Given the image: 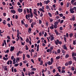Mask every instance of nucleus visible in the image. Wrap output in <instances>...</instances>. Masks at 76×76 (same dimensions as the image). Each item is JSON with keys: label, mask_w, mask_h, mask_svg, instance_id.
<instances>
[{"label": "nucleus", "mask_w": 76, "mask_h": 76, "mask_svg": "<svg viewBox=\"0 0 76 76\" xmlns=\"http://www.w3.org/2000/svg\"><path fill=\"white\" fill-rule=\"evenodd\" d=\"M50 61H48L47 62V64H48V65H51V64H53V63L54 62V59H53V58H51Z\"/></svg>", "instance_id": "obj_1"}, {"label": "nucleus", "mask_w": 76, "mask_h": 76, "mask_svg": "<svg viewBox=\"0 0 76 76\" xmlns=\"http://www.w3.org/2000/svg\"><path fill=\"white\" fill-rule=\"evenodd\" d=\"M33 13L32 12H30V13L28 15V18H29L30 17L31 18H33Z\"/></svg>", "instance_id": "obj_2"}, {"label": "nucleus", "mask_w": 76, "mask_h": 76, "mask_svg": "<svg viewBox=\"0 0 76 76\" xmlns=\"http://www.w3.org/2000/svg\"><path fill=\"white\" fill-rule=\"evenodd\" d=\"M14 50H15V47L14 46H11L10 50V51H14Z\"/></svg>", "instance_id": "obj_3"}, {"label": "nucleus", "mask_w": 76, "mask_h": 76, "mask_svg": "<svg viewBox=\"0 0 76 76\" xmlns=\"http://www.w3.org/2000/svg\"><path fill=\"white\" fill-rule=\"evenodd\" d=\"M70 11L71 13H75V11H73V9L72 8L70 9Z\"/></svg>", "instance_id": "obj_4"}, {"label": "nucleus", "mask_w": 76, "mask_h": 76, "mask_svg": "<svg viewBox=\"0 0 76 76\" xmlns=\"http://www.w3.org/2000/svg\"><path fill=\"white\" fill-rule=\"evenodd\" d=\"M55 43L56 45H58V44H59V40L58 39H57L56 41L55 42Z\"/></svg>", "instance_id": "obj_5"}, {"label": "nucleus", "mask_w": 76, "mask_h": 76, "mask_svg": "<svg viewBox=\"0 0 76 76\" xmlns=\"http://www.w3.org/2000/svg\"><path fill=\"white\" fill-rule=\"evenodd\" d=\"M69 36L70 38H72V36H73V34L72 33H70L69 34Z\"/></svg>", "instance_id": "obj_6"}, {"label": "nucleus", "mask_w": 76, "mask_h": 76, "mask_svg": "<svg viewBox=\"0 0 76 76\" xmlns=\"http://www.w3.org/2000/svg\"><path fill=\"white\" fill-rule=\"evenodd\" d=\"M18 11L19 12H22L23 10H22V9L19 8L18 10Z\"/></svg>", "instance_id": "obj_7"}, {"label": "nucleus", "mask_w": 76, "mask_h": 76, "mask_svg": "<svg viewBox=\"0 0 76 76\" xmlns=\"http://www.w3.org/2000/svg\"><path fill=\"white\" fill-rule=\"evenodd\" d=\"M11 13H13L14 14L16 13V11L14 10H11Z\"/></svg>", "instance_id": "obj_8"}, {"label": "nucleus", "mask_w": 76, "mask_h": 76, "mask_svg": "<svg viewBox=\"0 0 76 76\" xmlns=\"http://www.w3.org/2000/svg\"><path fill=\"white\" fill-rule=\"evenodd\" d=\"M63 47L64 50H67V46H66V45H64Z\"/></svg>", "instance_id": "obj_9"}, {"label": "nucleus", "mask_w": 76, "mask_h": 76, "mask_svg": "<svg viewBox=\"0 0 76 76\" xmlns=\"http://www.w3.org/2000/svg\"><path fill=\"white\" fill-rule=\"evenodd\" d=\"M58 24V22L57 21H56L54 23V24L55 25H56V26H57V25Z\"/></svg>", "instance_id": "obj_10"}, {"label": "nucleus", "mask_w": 76, "mask_h": 76, "mask_svg": "<svg viewBox=\"0 0 76 76\" xmlns=\"http://www.w3.org/2000/svg\"><path fill=\"white\" fill-rule=\"evenodd\" d=\"M57 53H58V54H59L60 53H61V50H60V49H58L57 50Z\"/></svg>", "instance_id": "obj_11"}, {"label": "nucleus", "mask_w": 76, "mask_h": 76, "mask_svg": "<svg viewBox=\"0 0 76 76\" xmlns=\"http://www.w3.org/2000/svg\"><path fill=\"white\" fill-rule=\"evenodd\" d=\"M72 64V61H70L68 62L69 65H71Z\"/></svg>", "instance_id": "obj_12"}, {"label": "nucleus", "mask_w": 76, "mask_h": 76, "mask_svg": "<svg viewBox=\"0 0 76 76\" xmlns=\"http://www.w3.org/2000/svg\"><path fill=\"white\" fill-rule=\"evenodd\" d=\"M50 29H54V27H53V25H51V26H50L49 27Z\"/></svg>", "instance_id": "obj_13"}, {"label": "nucleus", "mask_w": 76, "mask_h": 76, "mask_svg": "<svg viewBox=\"0 0 76 76\" xmlns=\"http://www.w3.org/2000/svg\"><path fill=\"white\" fill-rule=\"evenodd\" d=\"M75 1L76 0H72L71 1V3L72 4H73V3H74V2H75Z\"/></svg>", "instance_id": "obj_14"}, {"label": "nucleus", "mask_w": 76, "mask_h": 76, "mask_svg": "<svg viewBox=\"0 0 76 76\" xmlns=\"http://www.w3.org/2000/svg\"><path fill=\"white\" fill-rule=\"evenodd\" d=\"M50 0H47L46 1V2H45L46 4H47L48 3H50Z\"/></svg>", "instance_id": "obj_15"}, {"label": "nucleus", "mask_w": 76, "mask_h": 76, "mask_svg": "<svg viewBox=\"0 0 76 76\" xmlns=\"http://www.w3.org/2000/svg\"><path fill=\"white\" fill-rule=\"evenodd\" d=\"M72 57H75V53L74 52H72Z\"/></svg>", "instance_id": "obj_16"}, {"label": "nucleus", "mask_w": 76, "mask_h": 76, "mask_svg": "<svg viewBox=\"0 0 76 76\" xmlns=\"http://www.w3.org/2000/svg\"><path fill=\"white\" fill-rule=\"evenodd\" d=\"M30 74L31 75H34V74L35 72H34V71L31 72H30Z\"/></svg>", "instance_id": "obj_17"}, {"label": "nucleus", "mask_w": 76, "mask_h": 76, "mask_svg": "<svg viewBox=\"0 0 76 76\" xmlns=\"http://www.w3.org/2000/svg\"><path fill=\"white\" fill-rule=\"evenodd\" d=\"M26 10H27V12L28 13H30V11H29V9L27 8L26 9Z\"/></svg>", "instance_id": "obj_18"}, {"label": "nucleus", "mask_w": 76, "mask_h": 76, "mask_svg": "<svg viewBox=\"0 0 76 76\" xmlns=\"http://www.w3.org/2000/svg\"><path fill=\"white\" fill-rule=\"evenodd\" d=\"M60 58V56H58L56 57V60H58Z\"/></svg>", "instance_id": "obj_19"}, {"label": "nucleus", "mask_w": 76, "mask_h": 76, "mask_svg": "<svg viewBox=\"0 0 76 76\" xmlns=\"http://www.w3.org/2000/svg\"><path fill=\"white\" fill-rule=\"evenodd\" d=\"M48 14L49 15V16H50V18H51V17H52V15L51 13L49 12L48 13Z\"/></svg>", "instance_id": "obj_20"}, {"label": "nucleus", "mask_w": 76, "mask_h": 76, "mask_svg": "<svg viewBox=\"0 0 76 76\" xmlns=\"http://www.w3.org/2000/svg\"><path fill=\"white\" fill-rule=\"evenodd\" d=\"M4 70H7V66H4Z\"/></svg>", "instance_id": "obj_21"}, {"label": "nucleus", "mask_w": 76, "mask_h": 76, "mask_svg": "<svg viewBox=\"0 0 76 76\" xmlns=\"http://www.w3.org/2000/svg\"><path fill=\"white\" fill-rule=\"evenodd\" d=\"M43 64V61L42 60L41 61V62L40 64V65H42V64Z\"/></svg>", "instance_id": "obj_22"}, {"label": "nucleus", "mask_w": 76, "mask_h": 76, "mask_svg": "<svg viewBox=\"0 0 76 76\" xmlns=\"http://www.w3.org/2000/svg\"><path fill=\"white\" fill-rule=\"evenodd\" d=\"M31 70H32V71H36V69L35 68H33L31 69Z\"/></svg>", "instance_id": "obj_23"}, {"label": "nucleus", "mask_w": 76, "mask_h": 76, "mask_svg": "<svg viewBox=\"0 0 76 76\" xmlns=\"http://www.w3.org/2000/svg\"><path fill=\"white\" fill-rule=\"evenodd\" d=\"M72 9H73V10H75V12H76V7H73V8H72Z\"/></svg>", "instance_id": "obj_24"}, {"label": "nucleus", "mask_w": 76, "mask_h": 76, "mask_svg": "<svg viewBox=\"0 0 76 76\" xmlns=\"http://www.w3.org/2000/svg\"><path fill=\"white\" fill-rule=\"evenodd\" d=\"M26 42H28V41H29V39L28 38H27V39L26 40Z\"/></svg>", "instance_id": "obj_25"}, {"label": "nucleus", "mask_w": 76, "mask_h": 76, "mask_svg": "<svg viewBox=\"0 0 76 76\" xmlns=\"http://www.w3.org/2000/svg\"><path fill=\"white\" fill-rule=\"evenodd\" d=\"M23 13L24 14H26V10L25 9H24L23 10Z\"/></svg>", "instance_id": "obj_26"}, {"label": "nucleus", "mask_w": 76, "mask_h": 76, "mask_svg": "<svg viewBox=\"0 0 76 76\" xmlns=\"http://www.w3.org/2000/svg\"><path fill=\"white\" fill-rule=\"evenodd\" d=\"M69 48L71 50H73L74 49V48L73 47H72V46L71 45L70 46Z\"/></svg>", "instance_id": "obj_27"}, {"label": "nucleus", "mask_w": 76, "mask_h": 76, "mask_svg": "<svg viewBox=\"0 0 76 76\" xmlns=\"http://www.w3.org/2000/svg\"><path fill=\"white\" fill-rule=\"evenodd\" d=\"M54 37H51L50 38V40L51 41H53V40H54Z\"/></svg>", "instance_id": "obj_28"}, {"label": "nucleus", "mask_w": 76, "mask_h": 76, "mask_svg": "<svg viewBox=\"0 0 76 76\" xmlns=\"http://www.w3.org/2000/svg\"><path fill=\"white\" fill-rule=\"evenodd\" d=\"M59 15L60 16V17H63V14H62V13L59 14Z\"/></svg>", "instance_id": "obj_29"}, {"label": "nucleus", "mask_w": 76, "mask_h": 76, "mask_svg": "<svg viewBox=\"0 0 76 76\" xmlns=\"http://www.w3.org/2000/svg\"><path fill=\"white\" fill-rule=\"evenodd\" d=\"M19 64H16L14 65V66L15 67H17V66H18Z\"/></svg>", "instance_id": "obj_30"}, {"label": "nucleus", "mask_w": 76, "mask_h": 76, "mask_svg": "<svg viewBox=\"0 0 76 76\" xmlns=\"http://www.w3.org/2000/svg\"><path fill=\"white\" fill-rule=\"evenodd\" d=\"M20 54V51H19L17 53V56H19V55Z\"/></svg>", "instance_id": "obj_31"}, {"label": "nucleus", "mask_w": 76, "mask_h": 76, "mask_svg": "<svg viewBox=\"0 0 76 76\" xmlns=\"http://www.w3.org/2000/svg\"><path fill=\"white\" fill-rule=\"evenodd\" d=\"M26 50H28V47L27 45H26Z\"/></svg>", "instance_id": "obj_32"}, {"label": "nucleus", "mask_w": 76, "mask_h": 76, "mask_svg": "<svg viewBox=\"0 0 76 76\" xmlns=\"http://www.w3.org/2000/svg\"><path fill=\"white\" fill-rule=\"evenodd\" d=\"M49 19H50V22H52L53 21V20L52 19H51V18H49Z\"/></svg>", "instance_id": "obj_33"}, {"label": "nucleus", "mask_w": 76, "mask_h": 76, "mask_svg": "<svg viewBox=\"0 0 76 76\" xmlns=\"http://www.w3.org/2000/svg\"><path fill=\"white\" fill-rule=\"evenodd\" d=\"M69 57V54H66V55L65 57V58H68Z\"/></svg>", "instance_id": "obj_34"}, {"label": "nucleus", "mask_w": 76, "mask_h": 76, "mask_svg": "<svg viewBox=\"0 0 76 76\" xmlns=\"http://www.w3.org/2000/svg\"><path fill=\"white\" fill-rule=\"evenodd\" d=\"M46 9H49V8H50V7H49V6H48V5H47L46 7Z\"/></svg>", "instance_id": "obj_35"}, {"label": "nucleus", "mask_w": 76, "mask_h": 76, "mask_svg": "<svg viewBox=\"0 0 76 76\" xmlns=\"http://www.w3.org/2000/svg\"><path fill=\"white\" fill-rule=\"evenodd\" d=\"M39 24H41V23H42V21H41V20H39Z\"/></svg>", "instance_id": "obj_36"}, {"label": "nucleus", "mask_w": 76, "mask_h": 76, "mask_svg": "<svg viewBox=\"0 0 76 76\" xmlns=\"http://www.w3.org/2000/svg\"><path fill=\"white\" fill-rule=\"evenodd\" d=\"M62 53H66V51L63 50H62Z\"/></svg>", "instance_id": "obj_37"}, {"label": "nucleus", "mask_w": 76, "mask_h": 76, "mask_svg": "<svg viewBox=\"0 0 76 76\" xmlns=\"http://www.w3.org/2000/svg\"><path fill=\"white\" fill-rule=\"evenodd\" d=\"M33 22V20L32 19H30L29 21L30 23H32V22Z\"/></svg>", "instance_id": "obj_38"}, {"label": "nucleus", "mask_w": 76, "mask_h": 76, "mask_svg": "<svg viewBox=\"0 0 76 76\" xmlns=\"http://www.w3.org/2000/svg\"><path fill=\"white\" fill-rule=\"evenodd\" d=\"M63 22H64V20H61L60 21V24H61V23H63Z\"/></svg>", "instance_id": "obj_39"}, {"label": "nucleus", "mask_w": 76, "mask_h": 76, "mask_svg": "<svg viewBox=\"0 0 76 76\" xmlns=\"http://www.w3.org/2000/svg\"><path fill=\"white\" fill-rule=\"evenodd\" d=\"M14 69V67L12 66V72H14V71L13 70V69Z\"/></svg>", "instance_id": "obj_40"}, {"label": "nucleus", "mask_w": 76, "mask_h": 76, "mask_svg": "<svg viewBox=\"0 0 76 76\" xmlns=\"http://www.w3.org/2000/svg\"><path fill=\"white\" fill-rule=\"evenodd\" d=\"M64 39L65 42H66V41H67V39H66V37H64Z\"/></svg>", "instance_id": "obj_41"}, {"label": "nucleus", "mask_w": 76, "mask_h": 76, "mask_svg": "<svg viewBox=\"0 0 76 76\" xmlns=\"http://www.w3.org/2000/svg\"><path fill=\"white\" fill-rule=\"evenodd\" d=\"M43 16V14L42 13V12H41L40 14V17H42Z\"/></svg>", "instance_id": "obj_42"}, {"label": "nucleus", "mask_w": 76, "mask_h": 76, "mask_svg": "<svg viewBox=\"0 0 76 76\" xmlns=\"http://www.w3.org/2000/svg\"><path fill=\"white\" fill-rule=\"evenodd\" d=\"M71 70L72 71H74V70H75V67H72L71 68Z\"/></svg>", "instance_id": "obj_43"}, {"label": "nucleus", "mask_w": 76, "mask_h": 76, "mask_svg": "<svg viewBox=\"0 0 76 76\" xmlns=\"http://www.w3.org/2000/svg\"><path fill=\"white\" fill-rule=\"evenodd\" d=\"M31 24V25H35V24H36V23L33 22H32V23Z\"/></svg>", "instance_id": "obj_44"}, {"label": "nucleus", "mask_w": 76, "mask_h": 76, "mask_svg": "<svg viewBox=\"0 0 76 76\" xmlns=\"http://www.w3.org/2000/svg\"><path fill=\"white\" fill-rule=\"evenodd\" d=\"M61 73H65V70H62Z\"/></svg>", "instance_id": "obj_45"}, {"label": "nucleus", "mask_w": 76, "mask_h": 76, "mask_svg": "<svg viewBox=\"0 0 76 76\" xmlns=\"http://www.w3.org/2000/svg\"><path fill=\"white\" fill-rule=\"evenodd\" d=\"M53 26H54V28H55V29H56V28H57V26L54 25Z\"/></svg>", "instance_id": "obj_46"}, {"label": "nucleus", "mask_w": 76, "mask_h": 76, "mask_svg": "<svg viewBox=\"0 0 76 76\" xmlns=\"http://www.w3.org/2000/svg\"><path fill=\"white\" fill-rule=\"evenodd\" d=\"M47 34L46 32H45V34L44 35V36L45 37H47Z\"/></svg>", "instance_id": "obj_47"}, {"label": "nucleus", "mask_w": 76, "mask_h": 76, "mask_svg": "<svg viewBox=\"0 0 76 76\" xmlns=\"http://www.w3.org/2000/svg\"><path fill=\"white\" fill-rule=\"evenodd\" d=\"M53 73H54L56 72V69H54L53 70Z\"/></svg>", "instance_id": "obj_48"}, {"label": "nucleus", "mask_w": 76, "mask_h": 76, "mask_svg": "<svg viewBox=\"0 0 76 76\" xmlns=\"http://www.w3.org/2000/svg\"><path fill=\"white\" fill-rule=\"evenodd\" d=\"M27 57L28 58H30V56H29V55L27 54Z\"/></svg>", "instance_id": "obj_49"}, {"label": "nucleus", "mask_w": 76, "mask_h": 76, "mask_svg": "<svg viewBox=\"0 0 76 76\" xmlns=\"http://www.w3.org/2000/svg\"><path fill=\"white\" fill-rule=\"evenodd\" d=\"M4 53H9V50H7L6 51H4Z\"/></svg>", "instance_id": "obj_50"}, {"label": "nucleus", "mask_w": 76, "mask_h": 76, "mask_svg": "<svg viewBox=\"0 0 76 76\" xmlns=\"http://www.w3.org/2000/svg\"><path fill=\"white\" fill-rule=\"evenodd\" d=\"M66 7H69V3H67Z\"/></svg>", "instance_id": "obj_51"}, {"label": "nucleus", "mask_w": 76, "mask_h": 76, "mask_svg": "<svg viewBox=\"0 0 76 76\" xmlns=\"http://www.w3.org/2000/svg\"><path fill=\"white\" fill-rule=\"evenodd\" d=\"M72 57L73 58V60H75V61H76V57L73 56Z\"/></svg>", "instance_id": "obj_52"}, {"label": "nucleus", "mask_w": 76, "mask_h": 76, "mask_svg": "<svg viewBox=\"0 0 76 76\" xmlns=\"http://www.w3.org/2000/svg\"><path fill=\"white\" fill-rule=\"evenodd\" d=\"M7 39H10V36H7Z\"/></svg>", "instance_id": "obj_53"}, {"label": "nucleus", "mask_w": 76, "mask_h": 76, "mask_svg": "<svg viewBox=\"0 0 76 76\" xmlns=\"http://www.w3.org/2000/svg\"><path fill=\"white\" fill-rule=\"evenodd\" d=\"M12 43L13 44H15L16 43V41H14V40H12Z\"/></svg>", "instance_id": "obj_54"}, {"label": "nucleus", "mask_w": 76, "mask_h": 76, "mask_svg": "<svg viewBox=\"0 0 76 76\" xmlns=\"http://www.w3.org/2000/svg\"><path fill=\"white\" fill-rule=\"evenodd\" d=\"M72 20H73V21H74V20H75V17H73L72 18Z\"/></svg>", "instance_id": "obj_55"}, {"label": "nucleus", "mask_w": 76, "mask_h": 76, "mask_svg": "<svg viewBox=\"0 0 76 76\" xmlns=\"http://www.w3.org/2000/svg\"><path fill=\"white\" fill-rule=\"evenodd\" d=\"M2 3L3 5V6H5L6 5V3L4 2H2Z\"/></svg>", "instance_id": "obj_56"}, {"label": "nucleus", "mask_w": 76, "mask_h": 76, "mask_svg": "<svg viewBox=\"0 0 76 76\" xmlns=\"http://www.w3.org/2000/svg\"><path fill=\"white\" fill-rule=\"evenodd\" d=\"M59 29H60V30H61V31H62V30H63V27H60Z\"/></svg>", "instance_id": "obj_57"}, {"label": "nucleus", "mask_w": 76, "mask_h": 76, "mask_svg": "<svg viewBox=\"0 0 76 76\" xmlns=\"http://www.w3.org/2000/svg\"><path fill=\"white\" fill-rule=\"evenodd\" d=\"M50 49H48L46 51L47 53H49V52H50Z\"/></svg>", "instance_id": "obj_58"}, {"label": "nucleus", "mask_w": 76, "mask_h": 76, "mask_svg": "<svg viewBox=\"0 0 76 76\" xmlns=\"http://www.w3.org/2000/svg\"><path fill=\"white\" fill-rule=\"evenodd\" d=\"M66 37H69V34L68 33H66Z\"/></svg>", "instance_id": "obj_59"}, {"label": "nucleus", "mask_w": 76, "mask_h": 76, "mask_svg": "<svg viewBox=\"0 0 76 76\" xmlns=\"http://www.w3.org/2000/svg\"><path fill=\"white\" fill-rule=\"evenodd\" d=\"M9 9H13V6H12L11 7H10Z\"/></svg>", "instance_id": "obj_60"}, {"label": "nucleus", "mask_w": 76, "mask_h": 76, "mask_svg": "<svg viewBox=\"0 0 76 76\" xmlns=\"http://www.w3.org/2000/svg\"><path fill=\"white\" fill-rule=\"evenodd\" d=\"M42 59L41 58H38V61H41V60Z\"/></svg>", "instance_id": "obj_61"}, {"label": "nucleus", "mask_w": 76, "mask_h": 76, "mask_svg": "<svg viewBox=\"0 0 76 76\" xmlns=\"http://www.w3.org/2000/svg\"><path fill=\"white\" fill-rule=\"evenodd\" d=\"M11 59L13 60L14 59V56H12L11 57Z\"/></svg>", "instance_id": "obj_62"}, {"label": "nucleus", "mask_w": 76, "mask_h": 76, "mask_svg": "<svg viewBox=\"0 0 76 76\" xmlns=\"http://www.w3.org/2000/svg\"><path fill=\"white\" fill-rule=\"evenodd\" d=\"M7 26H8V27H10V26H11V25H10V24H9V23H8L7 24Z\"/></svg>", "instance_id": "obj_63"}, {"label": "nucleus", "mask_w": 76, "mask_h": 76, "mask_svg": "<svg viewBox=\"0 0 76 76\" xmlns=\"http://www.w3.org/2000/svg\"><path fill=\"white\" fill-rule=\"evenodd\" d=\"M73 45H76V43H75V40H73Z\"/></svg>", "instance_id": "obj_64"}]
</instances>
